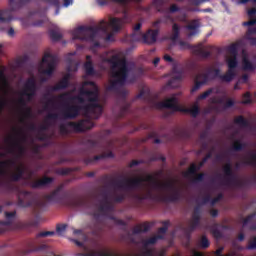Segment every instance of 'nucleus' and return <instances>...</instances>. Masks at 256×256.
Returning <instances> with one entry per match:
<instances>
[{"label": "nucleus", "instance_id": "f257e3e1", "mask_svg": "<svg viewBox=\"0 0 256 256\" xmlns=\"http://www.w3.org/2000/svg\"><path fill=\"white\" fill-rule=\"evenodd\" d=\"M109 3H116L124 8L123 18H110L109 23L101 20L98 26H80L73 31V40L92 42V48L100 47V42L95 41L98 34L100 32L107 33L109 26L114 33H118L123 25L130 24L132 22V16L127 12L128 5L139 4L141 0H98V5L101 7Z\"/></svg>", "mask_w": 256, "mask_h": 256}, {"label": "nucleus", "instance_id": "f03ea898", "mask_svg": "<svg viewBox=\"0 0 256 256\" xmlns=\"http://www.w3.org/2000/svg\"><path fill=\"white\" fill-rule=\"evenodd\" d=\"M150 183V189L155 191H169L171 194L160 196V201L164 203H178L182 199V192L175 186V182L169 180L168 182H160L156 176L148 174L145 178H125L123 180L115 181L110 183V186L114 189L123 191H135L143 187V183Z\"/></svg>", "mask_w": 256, "mask_h": 256}, {"label": "nucleus", "instance_id": "7ed1b4c3", "mask_svg": "<svg viewBox=\"0 0 256 256\" xmlns=\"http://www.w3.org/2000/svg\"><path fill=\"white\" fill-rule=\"evenodd\" d=\"M84 86L92 87V89L82 88L80 89V94L76 96L62 93L59 95V101L64 103V105H68L69 101L84 104L86 99L89 104L84 105V112L88 115L94 114V119H98L103 111L100 103H98V86L93 81H85Z\"/></svg>", "mask_w": 256, "mask_h": 256}, {"label": "nucleus", "instance_id": "20e7f679", "mask_svg": "<svg viewBox=\"0 0 256 256\" xmlns=\"http://www.w3.org/2000/svg\"><path fill=\"white\" fill-rule=\"evenodd\" d=\"M64 184H60L49 195L44 196L48 203L60 204L71 209L91 210L96 209V204L89 198H80L70 195L68 192L63 191Z\"/></svg>", "mask_w": 256, "mask_h": 256}, {"label": "nucleus", "instance_id": "39448f33", "mask_svg": "<svg viewBox=\"0 0 256 256\" xmlns=\"http://www.w3.org/2000/svg\"><path fill=\"white\" fill-rule=\"evenodd\" d=\"M228 70L225 75L220 74L219 68H208L207 73H198L194 77V86H192L191 93L197 92L204 85L218 78L221 82L230 83L235 78V68H237V56H231L226 59Z\"/></svg>", "mask_w": 256, "mask_h": 256}, {"label": "nucleus", "instance_id": "423d86ee", "mask_svg": "<svg viewBox=\"0 0 256 256\" xmlns=\"http://www.w3.org/2000/svg\"><path fill=\"white\" fill-rule=\"evenodd\" d=\"M105 63L110 64V70L112 72V78L116 79L110 82L108 91H118L119 86L125 85V83H135V76L128 78L130 69L128 68L127 60L120 59L118 55H114L105 59Z\"/></svg>", "mask_w": 256, "mask_h": 256}, {"label": "nucleus", "instance_id": "0eeeda50", "mask_svg": "<svg viewBox=\"0 0 256 256\" xmlns=\"http://www.w3.org/2000/svg\"><path fill=\"white\" fill-rule=\"evenodd\" d=\"M162 239V235L153 236L148 239H141L136 241L134 238H130V243L135 245V248L130 249L128 256H153V250L149 247L155 245L157 241ZM76 256H117L114 253L105 251H92L91 253H78Z\"/></svg>", "mask_w": 256, "mask_h": 256}, {"label": "nucleus", "instance_id": "6e6552de", "mask_svg": "<svg viewBox=\"0 0 256 256\" xmlns=\"http://www.w3.org/2000/svg\"><path fill=\"white\" fill-rule=\"evenodd\" d=\"M5 189L9 193L16 192L19 208H28L31 206H35L37 209L43 208V200H35L34 194L31 191L19 190L17 186L11 183L5 184Z\"/></svg>", "mask_w": 256, "mask_h": 256}, {"label": "nucleus", "instance_id": "1a4fd4ad", "mask_svg": "<svg viewBox=\"0 0 256 256\" xmlns=\"http://www.w3.org/2000/svg\"><path fill=\"white\" fill-rule=\"evenodd\" d=\"M155 108L158 110L170 109L173 112L187 113L192 116V118L198 117L200 115V107L198 105L192 106V108H183L178 104V99L176 96L166 99L164 102L155 103Z\"/></svg>", "mask_w": 256, "mask_h": 256}, {"label": "nucleus", "instance_id": "9d476101", "mask_svg": "<svg viewBox=\"0 0 256 256\" xmlns=\"http://www.w3.org/2000/svg\"><path fill=\"white\" fill-rule=\"evenodd\" d=\"M101 204L100 207L98 208L101 213H111L114 211V204L112 203H122L125 201V194H114L112 198L110 197L109 191L105 190L101 192Z\"/></svg>", "mask_w": 256, "mask_h": 256}, {"label": "nucleus", "instance_id": "9b49d317", "mask_svg": "<svg viewBox=\"0 0 256 256\" xmlns=\"http://www.w3.org/2000/svg\"><path fill=\"white\" fill-rule=\"evenodd\" d=\"M223 174L225 175V180L221 182V185L234 186L238 189H243L249 184V180H239L232 169V164L226 163L223 166Z\"/></svg>", "mask_w": 256, "mask_h": 256}, {"label": "nucleus", "instance_id": "f8f14e48", "mask_svg": "<svg viewBox=\"0 0 256 256\" xmlns=\"http://www.w3.org/2000/svg\"><path fill=\"white\" fill-rule=\"evenodd\" d=\"M37 92V83L35 82L34 77H30L26 79L25 84L23 85V92L21 93L22 96L26 97V100L23 98L18 99V105L27 108V101L30 102L34 99L35 94Z\"/></svg>", "mask_w": 256, "mask_h": 256}, {"label": "nucleus", "instance_id": "ddd939ff", "mask_svg": "<svg viewBox=\"0 0 256 256\" xmlns=\"http://www.w3.org/2000/svg\"><path fill=\"white\" fill-rule=\"evenodd\" d=\"M30 0H10V10H0V23H9L12 21L11 12H16L26 5Z\"/></svg>", "mask_w": 256, "mask_h": 256}, {"label": "nucleus", "instance_id": "4468645a", "mask_svg": "<svg viewBox=\"0 0 256 256\" xmlns=\"http://www.w3.org/2000/svg\"><path fill=\"white\" fill-rule=\"evenodd\" d=\"M157 36H159V30L155 29V30H148V32L146 33H135V34H130V38L129 40L132 42H143L146 43L148 45H152L153 43H155L157 41Z\"/></svg>", "mask_w": 256, "mask_h": 256}, {"label": "nucleus", "instance_id": "2eb2a0df", "mask_svg": "<svg viewBox=\"0 0 256 256\" xmlns=\"http://www.w3.org/2000/svg\"><path fill=\"white\" fill-rule=\"evenodd\" d=\"M163 59L164 61L173 64V76H171V79H169L167 87L178 88V86H180V82H182L184 72L177 69V64L175 63V60L168 54L164 55Z\"/></svg>", "mask_w": 256, "mask_h": 256}, {"label": "nucleus", "instance_id": "dca6fc26", "mask_svg": "<svg viewBox=\"0 0 256 256\" xmlns=\"http://www.w3.org/2000/svg\"><path fill=\"white\" fill-rule=\"evenodd\" d=\"M201 222V207L200 205L194 207L192 211L191 219L187 222V227L185 228V233L191 234L198 227H200Z\"/></svg>", "mask_w": 256, "mask_h": 256}, {"label": "nucleus", "instance_id": "f3484780", "mask_svg": "<svg viewBox=\"0 0 256 256\" xmlns=\"http://www.w3.org/2000/svg\"><path fill=\"white\" fill-rule=\"evenodd\" d=\"M42 63L46 64V69L42 70V74L51 77L53 71H55V65L57 64V56L46 53L42 57Z\"/></svg>", "mask_w": 256, "mask_h": 256}, {"label": "nucleus", "instance_id": "a211bd4d", "mask_svg": "<svg viewBox=\"0 0 256 256\" xmlns=\"http://www.w3.org/2000/svg\"><path fill=\"white\" fill-rule=\"evenodd\" d=\"M68 127H71L75 133H84L87 130L93 129L94 123L91 120H80L78 122H69Z\"/></svg>", "mask_w": 256, "mask_h": 256}, {"label": "nucleus", "instance_id": "6ab92c4d", "mask_svg": "<svg viewBox=\"0 0 256 256\" xmlns=\"http://www.w3.org/2000/svg\"><path fill=\"white\" fill-rule=\"evenodd\" d=\"M80 110H84V106L80 107L77 105L64 104V110L62 111V116H64V119L73 120L78 117Z\"/></svg>", "mask_w": 256, "mask_h": 256}, {"label": "nucleus", "instance_id": "aec40b11", "mask_svg": "<svg viewBox=\"0 0 256 256\" xmlns=\"http://www.w3.org/2000/svg\"><path fill=\"white\" fill-rule=\"evenodd\" d=\"M212 158V152L207 153L203 159H201V162L198 163V165L192 163L191 166L187 169V171L184 173V177H189L194 174H196L200 169Z\"/></svg>", "mask_w": 256, "mask_h": 256}, {"label": "nucleus", "instance_id": "412c9836", "mask_svg": "<svg viewBox=\"0 0 256 256\" xmlns=\"http://www.w3.org/2000/svg\"><path fill=\"white\" fill-rule=\"evenodd\" d=\"M53 177L44 176L41 179L30 182V188L32 189H44L53 183Z\"/></svg>", "mask_w": 256, "mask_h": 256}, {"label": "nucleus", "instance_id": "4be33fe9", "mask_svg": "<svg viewBox=\"0 0 256 256\" xmlns=\"http://www.w3.org/2000/svg\"><path fill=\"white\" fill-rule=\"evenodd\" d=\"M119 96L123 100V106H121V110L119 111V118L125 117L128 113H130V103L127 102V90H121L118 92Z\"/></svg>", "mask_w": 256, "mask_h": 256}, {"label": "nucleus", "instance_id": "5701e85b", "mask_svg": "<svg viewBox=\"0 0 256 256\" xmlns=\"http://www.w3.org/2000/svg\"><path fill=\"white\" fill-rule=\"evenodd\" d=\"M15 218H16V211L5 212V219L7 220L0 221V234L5 233L7 231V228L11 226Z\"/></svg>", "mask_w": 256, "mask_h": 256}, {"label": "nucleus", "instance_id": "b1692460", "mask_svg": "<svg viewBox=\"0 0 256 256\" xmlns=\"http://www.w3.org/2000/svg\"><path fill=\"white\" fill-rule=\"evenodd\" d=\"M27 249L24 252V255H28L30 253H35V252H42L46 251L48 246L46 244H41V246H36L35 245V240H28V243L26 244Z\"/></svg>", "mask_w": 256, "mask_h": 256}, {"label": "nucleus", "instance_id": "393cba45", "mask_svg": "<svg viewBox=\"0 0 256 256\" xmlns=\"http://www.w3.org/2000/svg\"><path fill=\"white\" fill-rule=\"evenodd\" d=\"M69 74H66L64 78H62L59 83L55 86H51L50 89H48L47 93L57 92L64 89H67L69 87Z\"/></svg>", "mask_w": 256, "mask_h": 256}, {"label": "nucleus", "instance_id": "a878e982", "mask_svg": "<svg viewBox=\"0 0 256 256\" xmlns=\"http://www.w3.org/2000/svg\"><path fill=\"white\" fill-rule=\"evenodd\" d=\"M114 157V154H112L111 151L107 152V153H103V154H100V155H96V156H93L92 158H85L84 159V164L85 165H91L95 162H98V161H101L103 159H106V158H113Z\"/></svg>", "mask_w": 256, "mask_h": 256}, {"label": "nucleus", "instance_id": "bb28decb", "mask_svg": "<svg viewBox=\"0 0 256 256\" xmlns=\"http://www.w3.org/2000/svg\"><path fill=\"white\" fill-rule=\"evenodd\" d=\"M199 28L200 22H198V20H192L191 23H189V25L185 26V29H187V31H191L187 33V38L195 37L196 35H198Z\"/></svg>", "mask_w": 256, "mask_h": 256}, {"label": "nucleus", "instance_id": "cd10ccee", "mask_svg": "<svg viewBox=\"0 0 256 256\" xmlns=\"http://www.w3.org/2000/svg\"><path fill=\"white\" fill-rule=\"evenodd\" d=\"M151 7L155 8V10H157V12L159 13H164V11H166V9L164 8V0H153L150 6H146L142 8V10L150 12Z\"/></svg>", "mask_w": 256, "mask_h": 256}, {"label": "nucleus", "instance_id": "c85d7f7f", "mask_svg": "<svg viewBox=\"0 0 256 256\" xmlns=\"http://www.w3.org/2000/svg\"><path fill=\"white\" fill-rule=\"evenodd\" d=\"M16 150L18 152V158L22 157L25 154V152L27 151L25 146L21 145V143H19V141H14L12 143V147L9 149V153L14 154L16 152Z\"/></svg>", "mask_w": 256, "mask_h": 256}, {"label": "nucleus", "instance_id": "c756f323", "mask_svg": "<svg viewBox=\"0 0 256 256\" xmlns=\"http://www.w3.org/2000/svg\"><path fill=\"white\" fill-rule=\"evenodd\" d=\"M43 99L46 100V103L44 104V109L48 110V108L55 107V101L59 99V96H51V92H46L43 95Z\"/></svg>", "mask_w": 256, "mask_h": 256}, {"label": "nucleus", "instance_id": "7c9ffc66", "mask_svg": "<svg viewBox=\"0 0 256 256\" xmlns=\"http://www.w3.org/2000/svg\"><path fill=\"white\" fill-rule=\"evenodd\" d=\"M25 166L21 165L16 168V173L10 174V181L18 182L20 181L23 176L25 175Z\"/></svg>", "mask_w": 256, "mask_h": 256}, {"label": "nucleus", "instance_id": "2f4dec72", "mask_svg": "<svg viewBox=\"0 0 256 256\" xmlns=\"http://www.w3.org/2000/svg\"><path fill=\"white\" fill-rule=\"evenodd\" d=\"M16 166V161L15 160H5V161H0V176H5L7 175V169L9 167H14Z\"/></svg>", "mask_w": 256, "mask_h": 256}, {"label": "nucleus", "instance_id": "473e14b6", "mask_svg": "<svg viewBox=\"0 0 256 256\" xmlns=\"http://www.w3.org/2000/svg\"><path fill=\"white\" fill-rule=\"evenodd\" d=\"M244 39L248 40L251 46L256 45V26L248 28V31H246Z\"/></svg>", "mask_w": 256, "mask_h": 256}, {"label": "nucleus", "instance_id": "72a5a7b5", "mask_svg": "<svg viewBox=\"0 0 256 256\" xmlns=\"http://www.w3.org/2000/svg\"><path fill=\"white\" fill-rule=\"evenodd\" d=\"M150 228H151L150 223L144 222L142 224L135 226L134 230H132V234L137 235V234H141V233H146V232L150 231Z\"/></svg>", "mask_w": 256, "mask_h": 256}, {"label": "nucleus", "instance_id": "f704fd0d", "mask_svg": "<svg viewBox=\"0 0 256 256\" xmlns=\"http://www.w3.org/2000/svg\"><path fill=\"white\" fill-rule=\"evenodd\" d=\"M255 14H256L255 8H251L250 10H248V17H250V21L242 22V26H244V27L254 26L256 24V18L253 17V16H255Z\"/></svg>", "mask_w": 256, "mask_h": 256}, {"label": "nucleus", "instance_id": "c9c22d12", "mask_svg": "<svg viewBox=\"0 0 256 256\" xmlns=\"http://www.w3.org/2000/svg\"><path fill=\"white\" fill-rule=\"evenodd\" d=\"M194 53L203 59H208L209 57H211V52L203 50V48H201V44H198V46H194Z\"/></svg>", "mask_w": 256, "mask_h": 256}, {"label": "nucleus", "instance_id": "e433bc0d", "mask_svg": "<svg viewBox=\"0 0 256 256\" xmlns=\"http://www.w3.org/2000/svg\"><path fill=\"white\" fill-rule=\"evenodd\" d=\"M256 66L248 60L246 56L242 57V70L255 71Z\"/></svg>", "mask_w": 256, "mask_h": 256}, {"label": "nucleus", "instance_id": "4c0bfd02", "mask_svg": "<svg viewBox=\"0 0 256 256\" xmlns=\"http://www.w3.org/2000/svg\"><path fill=\"white\" fill-rule=\"evenodd\" d=\"M234 124L241 126L242 128L250 127V122L246 120L243 116H237L234 118Z\"/></svg>", "mask_w": 256, "mask_h": 256}, {"label": "nucleus", "instance_id": "58836bf2", "mask_svg": "<svg viewBox=\"0 0 256 256\" xmlns=\"http://www.w3.org/2000/svg\"><path fill=\"white\" fill-rule=\"evenodd\" d=\"M176 137L182 140H189L191 139V132L186 129H178L176 130Z\"/></svg>", "mask_w": 256, "mask_h": 256}, {"label": "nucleus", "instance_id": "ea45409f", "mask_svg": "<svg viewBox=\"0 0 256 256\" xmlns=\"http://www.w3.org/2000/svg\"><path fill=\"white\" fill-rule=\"evenodd\" d=\"M180 35V26L175 23L172 26V33L171 36L169 37V40L175 42L178 40V36Z\"/></svg>", "mask_w": 256, "mask_h": 256}, {"label": "nucleus", "instance_id": "a19ab883", "mask_svg": "<svg viewBox=\"0 0 256 256\" xmlns=\"http://www.w3.org/2000/svg\"><path fill=\"white\" fill-rule=\"evenodd\" d=\"M242 164L256 168V153L250 152V158H248V160L242 162Z\"/></svg>", "mask_w": 256, "mask_h": 256}, {"label": "nucleus", "instance_id": "79ce46f5", "mask_svg": "<svg viewBox=\"0 0 256 256\" xmlns=\"http://www.w3.org/2000/svg\"><path fill=\"white\" fill-rule=\"evenodd\" d=\"M218 104L219 105H223V109L224 110H228L229 108H232V107H234L235 106V102H234V100H232V99H227L226 100V102H224V100L223 99H219L218 100Z\"/></svg>", "mask_w": 256, "mask_h": 256}, {"label": "nucleus", "instance_id": "37998d69", "mask_svg": "<svg viewBox=\"0 0 256 256\" xmlns=\"http://www.w3.org/2000/svg\"><path fill=\"white\" fill-rule=\"evenodd\" d=\"M193 176H194V178H192V183H194V184L200 183L205 179V173H198V174L194 173L191 176H185V178H190Z\"/></svg>", "mask_w": 256, "mask_h": 256}, {"label": "nucleus", "instance_id": "c03bdc74", "mask_svg": "<svg viewBox=\"0 0 256 256\" xmlns=\"http://www.w3.org/2000/svg\"><path fill=\"white\" fill-rule=\"evenodd\" d=\"M84 70H85V74L87 76H93L94 75V67H93V62L91 61H87L84 64Z\"/></svg>", "mask_w": 256, "mask_h": 256}, {"label": "nucleus", "instance_id": "a18cd8bd", "mask_svg": "<svg viewBox=\"0 0 256 256\" xmlns=\"http://www.w3.org/2000/svg\"><path fill=\"white\" fill-rule=\"evenodd\" d=\"M246 147V144L242 143L241 141L237 140L232 144V151L234 152H241Z\"/></svg>", "mask_w": 256, "mask_h": 256}, {"label": "nucleus", "instance_id": "49530a36", "mask_svg": "<svg viewBox=\"0 0 256 256\" xmlns=\"http://www.w3.org/2000/svg\"><path fill=\"white\" fill-rule=\"evenodd\" d=\"M50 39L53 42L61 41L62 34L60 32H57V30H50L49 32Z\"/></svg>", "mask_w": 256, "mask_h": 256}, {"label": "nucleus", "instance_id": "de8ad7c7", "mask_svg": "<svg viewBox=\"0 0 256 256\" xmlns=\"http://www.w3.org/2000/svg\"><path fill=\"white\" fill-rule=\"evenodd\" d=\"M211 246V242H209V239L207 236H201L200 239V248L201 249H208Z\"/></svg>", "mask_w": 256, "mask_h": 256}, {"label": "nucleus", "instance_id": "09e8293b", "mask_svg": "<svg viewBox=\"0 0 256 256\" xmlns=\"http://www.w3.org/2000/svg\"><path fill=\"white\" fill-rule=\"evenodd\" d=\"M256 212L251 213L250 215L246 216V218L242 219V227H246L250 222L255 219Z\"/></svg>", "mask_w": 256, "mask_h": 256}, {"label": "nucleus", "instance_id": "8fccbe9b", "mask_svg": "<svg viewBox=\"0 0 256 256\" xmlns=\"http://www.w3.org/2000/svg\"><path fill=\"white\" fill-rule=\"evenodd\" d=\"M218 224L212 226V229H211V233H212V236H214V238L216 239H221L223 237V234L221 233V231L217 228Z\"/></svg>", "mask_w": 256, "mask_h": 256}, {"label": "nucleus", "instance_id": "3c124183", "mask_svg": "<svg viewBox=\"0 0 256 256\" xmlns=\"http://www.w3.org/2000/svg\"><path fill=\"white\" fill-rule=\"evenodd\" d=\"M152 197H153V195L151 194V190H148V192L146 193L145 196H141L139 194L134 196L135 200L140 201V202L144 201L146 199H151Z\"/></svg>", "mask_w": 256, "mask_h": 256}, {"label": "nucleus", "instance_id": "603ef678", "mask_svg": "<svg viewBox=\"0 0 256 256\" xmlns=\"http://www.w3.org/2000/svg\"><path fill=\"white\" fill-rule=\"evenodd\" d=\"M241 104L242 105H250L251 104V94H250V92H246V93H244V95H242Z\"/></svg>", "mask_w": 256, "mask_h": 256}, {"label": "nucleus", "instance_id": "864d4df0", "mask_svg": "<svg viewBox=\"0 0 256 256\" xmlns=\"http://www.w3.org/2000/svg\"><path fill=\"white\" fill-rule=\"evenodd\" d=\"M46 3L57 8V10H55V15H59V5H60L59 0H46Z\"/></svg>", "mask_w": 256, "mask_h": 256}, {"label": "nucleus", "instance_id": "5fc2aeb1", "mask_svg": "<svg viewBox=\"0 0 256 256\" xmlns=\"http://www.w3.org/2000/svg\"><path fill=\"white\" fill-rule=\"evenodd\" d=\"M228 53H230L231 57H237V44L228 46Z\"/></svg>", "mask_w": 256, "mask_h": 256}, {"label": "nucleus", "instance_id": "6e6d98bb", "mask_svg": "<svg viewBox=\"0 0 256 256\" xmlns=\"http://www.w3.org/2000/svg\"><path fill=\"white\" fill-rule=\"evenodd\" d=\"M143 27V23L142 22H139L137 24H135L133 27H132V34H139V33H143L141 32V28Z\"/></svg>", "mask_w": 256, "mask_h": 256}, {"label": "nucleus", "instance_id": "4d7b16f0", "mask_svg": "<svg viewBox=\"0 0 256 256\" xmlns=\"http://www.w3.org/2000/svg\"><path fill=\"white\" fill-rule=\"evenodd\" d=\"M54 235H55V232L46 231V232L38 233L35 237L36 238H45V237H51V236H54Z\"/></svg>", "mask_w": 256, "mask_h": 256}, {"label": "nucleus", "instance_id": "13d9d810", "mask_svg": "<svg viewBox=\"0 0 256 256\" xmlns=\"http://www.w3.org/2000/svg\"><path fill=\"white\" fill-rule=\"evenodd\" d=\"M212 92H213V89L210 88L209 90L201 93V95L198 96V100H205V99H207L209 96H211Z\"/></svg>", "mask_w": 256, "mask_h": 256}, {"label": "nucleus", "instance_id": "bf43d9fd", "mask_svg": "<svg viewBox=\"0 0 256 256\" xmlns=\"http://www.w3.org/2000/svg\"><path fill=\"white\" fill-rule=\"evenodd\" d=\"M162 225L164 226L159 228V234H166V232H168L169 221H163Z\"/></svg>", "mask_w": 256, "mask_h": 256}, {"label": "nucleus", "instance_id": "052dcab7", "mask_svg": "<svg viewBox=\"0 0 256 256\" xmlns=\"http://www.w3.org/2000/svg\"><path fill=\"white\" fill-rule=\"evenodd\" d=\"M210 0H189V5L194 7H198L203 3L209 2Z\"/></svg>", "mask_w": 256, "mask_h": 256}, {"label": "nucleus", "instance_id": "680f3d73", "mask_svg": "<svg viewBox=\"0 0 256 256\" xmlns=\"http://www.w3.org/2000/svg\"><path fill=\"white\" fill-rule=\"evenodd\" d=\"M110 219L113 220L114 223H116V225L123 226V227L127 226V222H125L124 220H121L115 217H111Z\"/></svg>", "mask_w": 256, "mask_h": 256}, {"label": "nucleus", "instance_id": "e2e57ef3", "mask_svg": "<svg viewBox=\"0 0 256 256\" xmlns=\"http://www.w3.org/2000/svg\"><path fill=\"white\" fill-rule=\"evenodd\" d=\"M178 45L182 50L191 49V44L187 43L186 41H180L178 42Z\"/></svg>", "mask_w": 256, "mask_h": 256}, {"label": "nucleus", "instance_id": "0e129e2a", "mask_svg": "<svg viewBox=\"0 0 256 256\" xmlns=\"http://www.w3.org/2000/svg\"><path fill=\"white\" fill-rule=\"evenodd\" d=\"M57 174L60 176H67L69 175V169L68 168H60L57 170Z\"/></svg>", "mask_w": 256, "mask_h": 256}, {"label": "nucleus", "instance_id": "69168bd1", "mask_svg": "<svg viewBox=\"0 0 256 256\" xmlns=\"http://www.w3.org/2000/svg\"><path fill=\"white\" fill-rule=\"evenodd\" d=\"M247 249L248 250H256V237L250 241V244H248Z\"/></svg>", "mask_w": 256, "mask_h": 256}, {"label": "nucleus", "instance_id": "338daca9", "mask_svg": "<svg viewBox=\"0 0 256 256\" xmlns=\"http://www.w3.org/2000/svg\"><path fill=\"white\" fill-rule=\"evenodd\" d=\"M66 224H59L57 225V233L61 234L64 233L66 231Z\"/></svg>", "mask_w": 256, "mask_h": 256}, {"label": "nucleus", "instance_id": "774afa93", "mask_svg": "<svg viewBox=\"0 0 256 256\" xmlns=\"http://www.w3.org/2000/svg\"><path fill=\"white\" fill-rule=\"evenodd\" d=\"M169 13H177L180 11V8H178V6L176 4H173L171 6H169Z\"/></svg>", "mask_w": 256, "mask_h": 256}]
</instances>
